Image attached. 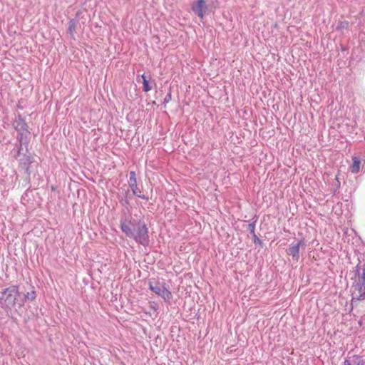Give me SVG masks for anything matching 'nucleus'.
Returning <instances> with one entry per match:
<instances>
[{
  "mask_svg": "<svg viewBox=\"0 0 365 365\" xmlns=\"http://www.w3.org/2000/svg\"><path fill=\"white\" fill-rule=\"evenodd\" d=\"M303 245V242L301 240L297 244L291 245L289 250L288 254L289 255H292L293 259L297 261L299 258V247Z\"/></svg>",
  "mask_w": 365,
  "mask_h": 365,
  "instance_id": "nucleus-6",
  "label": "nucleus"
},
{
  "mask_svg": "<svg viewBox=\"0 0 365 365\" xmlns=\"http://www.w3.org/2000/svg\"><path fill=\"white\" fill-rule=\"evenodd\" d=\"M36 297V291L32 289L31 292H28L27 293H21L20 292V299H22V307L24 306L26 302H33Z\"/></svg>",
  "mask_w": 365,
  "mask_h": 365,
  "instance_id": "nucleus-7",
  "label": "nucleus"
},
{
  "mask_svg": "<svg viewBox=\"0 0 365 365\" xmlns=\"http://www.w3.org/2000/svg\"><path fill=\"white\" fill-rule=\"evenodd\" d=\"M249 229H250V232L253 233L254 237H256V235L255 234V225L249 224Z\"/></svg>",
  "mask_w": 365,
  "mask_h": 365,
  "instance_id": "nucleus-11",
  "label": "nucleus"
},
{
  "mask_svg": "<svg viewBox=\"0 0 365 365\" xmlns=\"http://www.w3.org/2000/svg\"><path fill=\"white\" fill-rule=\"evenodd\" d=\"M191 9L200 19H202L207 12L208 6L205 0H195L192 3Z\"/></svg>",
  "mask_w": 365,
  "mask_h": 365,
  "instance_id": "nucleus-4",
  "label": "nucleus"
},
{
  "mask_svg": "<svg viewBox=\"0 0 365 365\" xmlns=\"http://www.w3.org/2000/svg\"><path fill=\"white\" fill-rule=\"evenodd\" d=\"M344 365H364V361L358 356H352L344 361Z\"/></svg>",
  "mask_w": 365,
  "mask_h": 365,
  "instance_id": "nucleus-8",
  "label": "nucleus"
},
{
  "mask_svg": "<svg viewBox=\"0 0 365 365\" xmlns=\"http://www.w3.org/2000/svg\"><path fill=\"white\" fill-rule=\"evenodd\" d=\"M171 98V95L170 94H168L167 95V96L165 98V102H168Z\"/></svg>",
  "mask_w": 365,
  "mask_h": 365,
  "instance_id": "nucleus-12",
  "label": "nucleus"
},
{
  "mask_svg": "<svg viewBox=\"0 0 365 365\" xmlns=\"http://www.w3.org/2000/svg\"><path fill=\"white\" fill-rule=\"evenodd\" d=\"M128 184L133 195L143 199H148L144 195H141V191L137 185L136 175L134 171L130 172Z\"/></svg>",
  "mask_w": 365,
  "mask_h": 365,
  "instance_id": "nucleus-5",
  "label": "nucleus"
},
{
  "mask_svg": "<svg viewBox=\"0 0 365 365\" xmlns=\"http://www.w3.org/2000/svg\"><path fill=\"white\" fill-rule=\"evenodd\" d=\"M149 289L156 295L163 299L165 302L170 304L173 299V294L168 288L166 287L165 283L150 281Z\"/></svg>",
  "mask_w": 365,
  "mask_h": 365,
  "instance_id": "nucleus-3",
  "label": "nucleus"
},
{
  "mask_svg": "<svg viewBox=\"0 0 365 365\" xmlns=\"http://www.w3.org/2000/svg\"><path fill=\"white\" fill-rule=\"evenodd\" d=\"M120 227L127 237L133 238L143 246L148 245V231L144 222L138 221L135 224L131 221H124L121 222Z\"/></svg>",
  "mask_w": 365,
  "mask_h": 365,
  "instance_id": "nucleus-1",
  "label": "nucleus"
},
{
  "mask_svg": "<svg viewBox=\"0 0 365 365\" xmlns=\"http://www.w3.org/2000/svg\"><path fill=\"white\" fill-rule=\"evenodd\" d=\"M352 160H353V164L350 167V170L352 173H354V174L358 173L360 170V164H361L360 160L359 158L354 156L352 158Z\"/></svg>",
  "mask_w": 365,
  "mask_h": 365,
  "instance_id": "nucleus-9",
  "label": "nucleus"
},
{
  "mask_svg": "<svg viewBox=\"0 0 365 365\" xmlns=\"http://www.w3.org/2000/svg\"><path fill=\"white\" fill-rule=\"evenodd\" d=\"M0 302L10 308L22 307V299H20L19 287L13 285L5 289L0 297Z\"/></svg>",
  "mask_w": 365,
  "mask_h": 365,
  "instance_id": "nucleus-2",
  "label": "nucleus"
},
{
  "mask_svg": "<svg viewBox=\"0 0 365 365\" xmlns=\"http://www.w3.org/2000/svg\"><path fill=\"white\" fill-rule=\"evenodd\" d=\"M141 77L143 78V91L145 92H148L149 91L151 90L149 81L146 79V77L145 75H142Z\"/></svg>",
  "mask_w": 365,
  "mask_h": 365,
  "instance_id": "nucleus-10",
  "label": "nucleus"
}]
</instances>
